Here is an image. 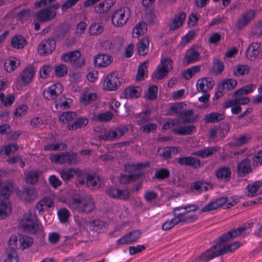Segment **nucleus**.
<instances>
[{
    "instance_id": "1",
    "label": "nucleus",
    "mask_w": 262,
    "mask_h": 262,
    "mask_svg": "<svg viewBox=\"0 0 262 262\" xmlns=\"http://www.w3.org/2000/svg\"><path fill=\"white\" fill-rule=\"evenodd\" d=\"M247 229L246 226H242L222 235L215 241L214 245L198 257L199 260L203 262H207L222 254L233 252L242 246V243L235 242L230 245H228V243L233 238L244 234Z\"/></svg>"
},
{
    "instance_id": "2",
    "label": "nucleus",
    "mask_w": 262,
    "mask_h": 262,
    "mask_svg": "<svg viewBox=\"0 0 262 262\" xmlns=\"http://www.w3.org/2000/svg\"><path fill=\"white\" fill-rule=\"evenodd\" d=\"M71 206L78 212L89 213L94 209L95 203L94 199L90 196L82 198L72 197Z\"/></svg>"
},
{
    "instance_id": "3",
    "label": "nucleus",
    "mask_w": 262,
    "mask_h": 262,
    "mask_svg": "<svg viewBox=\"0 0 262 262\" xmlns=\"http://www.w3.org/2000/svg\"><path fill=\"white\" fill-rule=\"evenodd\" d=\"M51 162L55 164L72 165L77 163V154L75 152H65L52 155L50 156Z\"/></svg>"
},
{
    "instance_id": "4",
    "label": "nucleus",
    "mask_w": 262,
    "mask_h": 262,
    "mask_svg": "<svg viewBox=\"0 0 262 262\" xmlns=\"http://www.w3.org/2000/svg\"><path fill=\"white\" fill-rule=\"evenodd\" d=\"M130 11L128 7H123L115 11L112 16L113 24L118 27L125 25L129 19Z\"/></svg>"
},
{
    "instance_id": "5",
    "label": "nucleus",
    "mask_w": 262,
    "mask_h": 262,
    "mask_svg": "<svg viewBox=\"0 0 262 262\" xmlns=\"http://www.w3.org/2000/svg\"><path fill=\"white\" fill-rule=\"evenodd\" d=\"M127 130L125 126L116 127L114 129H104L101 131L99 138L105 141L116 140L126 133Z\"/></svg>"
},
{
    "instance_id": "6",
    "label": "nucleus",
    "mask_w": 262,
    "mask_h": 262,
    "mask_svg": "<svg viewBox=\"0 0 262 262\" xmlns=\"http://www.w3.org/2000/svg\"><path fill=\"white\" fill-rule=\"evenodd\" d=\"M20 234L12 235L9 240V245L11 250L8 253L7 260L9 262H18V256L15 249H20V243L19 242Z\"/></svg>"
},
{
    "instance_id": "7",
    "label": "nucleus",
    "mask_w": 262,
    "mask_h": 262,
    "mask_svg": "<svg viewBox=\"0 0 262 262\" xmlns=\"http://www.w3.org/2000/svg\"><path fill=\"white\" fill-rule=\"evenodd\" d=\"M81 54L79 50H75L62 55L61 60L70 63L75 68H81L85 64L84 59L78 60Z\"/></svg>"
},
{
    "instance_id": "8",
    "label": "nucleus",
    "mask_w": 262,
    "mask_h": 262,
    "mask_svg": "<svg viewBox=\"0 0 262 262\" xmlns=\"http://www.w3.org/2000/svg\"><path fill=\"white\" fill-rule=\"evenodd\" d=\"M255 14V11L251 9L243 12L235 23L236 29L241 30L247 26L254 18Z\"/></svg>"
},
{
    "instance_id": "9",
    "label": "nucleus",
    "mask_w": 262,
    "mask_h": 262,
    "mask_svg": "<svg viewBox=\"0 0 262 262\" xmlns=\"http://www.w3.org/2000/svg\"><path fill=\"white\" fill-rule=\"evenodd\" d=\"M35 67L29 64L19 74L18 78V82L23 86L28 85L33 80L35 73Z\"/></svg>"
},
{
    "instance_id": "10",
    "label": "nucleus",
    "mask_w": 262,
    "mask_h": 262,
    "mask_svg": "<svg viewBox=\"0 0 262 262\" xmlns=\"http://www.w3.org/2000/svg\"><path fill=\"white\" fill-rule=\"evenodd\" d=\"M56 48V41L52 38L43 39L38 47V52L41 56H46L53 52Z\"/></svg>"
},
{
    "instance_id": "11",
    "label": "nucleus",
    "mask_w": 262,
    "mask_h": 262,
    "mask_svg": "<svg viewBox=\"0 0 262 262\" xmlns=\"http://www.w3.org/2000/svg\"><path fill=\"white\" fill-rule=\"evenodd\" d=\"M120 86V82L116 72H112L107 75L104 80L103 87L107 91H116Z\"/></svg>"
},
{
    "instance_id": "12",
    "label": "nucleus",
    "mask_w": 262,
    "mask_h": 262,
    "mask_svg": "<svg viewBox=\"0 0 262 262\" xmlns=\"http://www.w3.org/2000/svg\"><path fill=\"white\" fill-rule=\"evenodd\" d=\"M63 88L60 83L53 84L46 88L43 92V96L47 100H54L62 92Z\"/></svg>"
},
{
    "instance_id": "13",
    "label": "nucleus",
    "mask_w": 262,
    "mask_h": 262,
    "mask_svg": "<svg viewBox=\"0 0 262 262\" xmlns=\"http://www.w3.org/2000/svg\"><path fill=\"white\" fill-rule=\"evenodd\" d=\"M215 84L214 81L212 78L205 77L199 79L196 83V91L198 92L208 93L211 90Z\"/></svg>"
},
{
    "instance_id": "14",
    "label": "nucleus",
    "mask_w": 262,
    "mask_h": 262,
    "mask_svg": "<svg viewBox=\"0 0 262 262\" xmlns=\"http://www.w3.org/2000/svg\"><path fill=\"white\" fill-rule=\"evenodd\" d=\"M214 174L219 182H228L231 178V170L229 166H221L216 169Z\"/></svg>"
},
{
    "instance_id": "15",
    "label": "nucleus",
    "mask_w": 262,
    "mask_h": 262,
    "mask_svg": "<svg viewBox=\"0 0 262 262\" xmlns=\"http://www.w3.org/2000/svg\"><path fill=\"white\" fill-rule=\"evenodd\" d=\"M56 15V12H53L47 7L41 9L35 14V17L39 23H45L50 21Z\"/></svg>"
},
{
    "instance_id": "16",
    "label": "nucleus",
    "mask_w": 262,
    "mask_h": 262,
    "mask_svg": "<svg viewBox=\"0 0 262 262\" xmlns=\"http://www.w3.org/2000/svg\"><path fill=\"white\" fill-rule=\"evenodd\" d=\"M200 56L198 48L191 47L187 49L183 59L184 63L188 65L199 60Z\"/></svg>"
},
{
    "instance_id": "17",
    "label": "nucleus",
    "mask_w": 262,
    "mask_h": 262,
    "mask_svg": "<svg viewBox=\"0 0 262 262\" xmlns=\"http://www.w3.org/2000/svg\"><path fill=\"white\" fill-rule=\"evenodd\" d=\"M107 195L112 198L119 200H127L129 197L127 190L120 189L118 188L111 186L106 190Z\"/></svg>"
},
{
    "instance_id": "18",
    "label": "nucleus",
    "mask_w": 262,
    "mask_h": 262,
    "mask_svg": "<svg viewBox=\"0 0 262 262\" xmlns=\"http://www.w3.org/2000/svg\"><path fill=\"white\" fill-rule=\"evenodd\" d=\"M177 162L181 166H190L193 169L199 168L201 164V161L199 159L190 156L178 158Z\"/></svg>"
},
{
    "instance_id": "19",
    "label": "nucleus",
    "mask_w": 262,
    "mask_h": 262,
    "mask_svg": "<svg viewBox=\"0 0 262 262\" xmlns=\"http://www.w3.org/2000/svg\"><path fill=\"white\" fill-rule=\"evenodd\" d=\"M186 17V14L184 12L181 11L176 13L171 23L169 25V30L170 31H175L180 28L183 25Z\"/></svg>"
},
{
    "instance_id": "20",
    "label": "nucleus",
    "mask_w": 262,
    "mask_h": 262,
    "mask_svg": "<svg viewBox=\"0 0 262 262\" xmlns=\"http://www.w3.org/2000/svg\"><path fill=\"white\" fill-rule=\"evenodd\" d=\"M124 44V40L122 37L114 38L111 41L106 40L103 41L102 46L107 47L112 52H118Z\"/></svg>"
},
{
    "instance_id": "21",
    "label": "nucleus",
    "mask_w": 262,
    "mask_h": 262,
    "mask_svg": "<svg viewBox=\"0 0 262 262\" xmlns=\"http://www.w3.org/2000/svg\"><path fill=\"white\" fill-rule=\"evenodd\" d=\"M116 0H104L98 5L95 6L94 12L101 14L106 13L115 4Z\"/></svg>"
},
{
    "instance_id": "22",
    "label": "nucleus",
    "mask_w": 262,
    "mask_h": 262,
    "mask_svg": "<svg viewBox=\"0 0 262 262\" xmlns=\"http://www.w3.org/2000/svg\"><path fill=\"white\" fill-rule=\"evenodd\" d=\"M260 43L252 42L246 51L247 58L251 61H254L260 52Z\"/></svg>"
},
{
    "instance_id": "23",
    "label": "nucleus",
    "mask_w": 262,
    "mask_h": 262,
    "mask_svg": "<svg viewBox=\"0 0 262 262\" xmlns=\"http://www.w3.org/2000/svg\"><path fill=\"white\" fill-rule=\"evenodd\" d=\"M19 195L21 200L29 202L36 198V191L34 187L27 186L23 188L22 191L19 192Z\"/></svg>"
},
{
    "instance_id": "24",
    "label": "nucleus",
    "mask_w": 262,
    "mask_h": 262,
    "mask_svg": "<svg viewBox=\"0 0 262 262\" xmlns=\"http://www.w3.org/2000/svg\"><path fill=\"white\" fill-rule=\"evenodd\" d=\"M20 64L19 58L11 56L7 58L4 62V69L6 71L11 73L14 71Z\"/></svg>"
},
{
    "instance_id": "25",
    "label": "nucleus",
    "mask_w": 262,
    "mask_h": 262,
    "mask_svg": "<svg viewBox=\"0 0 262 262\" xmlns=\"http://www.w3.org/2000/svg\"><path fill=\"white\" fill-rule=\"evenodd\" d=\"M262 186V182L260 181H256L252 184H248L246 186L247 190V195L249 197H253L260 194L262 190L260 187Z\"/></svg>"
},
{
    "instance_id": "26",
    "label": "nucleus",
    "mask_w": 262,
    "mask_h": 262,
    "mask_svg": "<svg viewBox=\"0 0 262 262\" xmlns=\"http://www.w3.org/2000/svg\"><path fill=\"white\" fill-rule=\"evenodd\" d=\"M149 39L148 37L144 36L139 40L137 44V51L142 56L147 55L149 52Z\"/></svg>"
},
{
    "instance_id": "27",
    "label": "nucleus",
    "mask_w": 262,
    "mask_h": 262,
    "mask_svg": "<svg viewBox=\"0 0 262 262\" xmlns=\"http://www.w3.org/2000/svg\"><path fill=\"white\" fill-rule=\"evenodd\" d=\"M251 171L250 161L247 159L243 160L237 167V173L240 177L245 176Z\"/></svg>"
},
{
    "instance_id": "28",
    "label": "nucleus",
    "mask_w": 262,
    "mask_h": 262,
    "mask_svg": "<svg viewBox=\"0 0 262 262\" xmlns=\"http://www.w3.org/2000/svg\"><path fill=\"white\" fill-rule=\"evenodd\" d=\"M27 44V41L25 37L20 34L14 35L11 39V46L16 49H23Z\"/></svg>"
},
{
    "instance_id": "29",
    "label": "nucleus",
    "mask_w": 262,
    "mask_h": 262,
    "mask_svg": "<svg viewBox=\"0 0 262 262\" xmlns=\"http://www.w3.org/2000/svg\"><path fill=\"white\" fill-rule=\"evenodd\" d=\"M112 62L111 57L105 54H99L94 58V63L99 67H106Z\"/></svg>"
},
{
    "instance_id": "30",
    "label": "nucleus",
    "mask_w": 262,
    "mask_h": 262,
    "mask_svg": "<svg viewBox=\"0 0 262 262\" xmlns=\"http://www.w3.org/2000/svg\"><path fill=\"white\" fill-rule=\"evenodd\" d=\"M225 118L224 113L212 112L206 115L204 119L206 123H215L224 120Z\"/></svg>"
},
{
    "instance_id": "31",
    "label": "nucleus",
    "mask_w": 262,
    "mask_h": 262,
    "mask_svg": "<svg viewBox=\"0 0 262 262\" xmlns=\"http://www.w3.org/2000/svg\"><path fill=\"white\" fill-rule=\"evenodd\" d=\"M23 226L25 230L32 234L36 233L40 229V226L30 219H27L24 221Z\"/></svg>"
},
{
    "instance_id": "32",
    "label": "nucleus",
    "mask_w": 262,
    "mask_h": 262,
    "mask_svg": "<svg viewBox=\"0 0 262 262\" xmlns=\"http://www.w3.org/2000/svg\"><path fill=\"white\" fill-rule=\"evenodd\" d=\"M216 151V147L209 146L195 151L193 155L202 158H206L212 156Z\"/></svg>"
},
{
    "instance_id": "33",
    "label": "nucleus",
    "mask_w": 262,
    "mask_h": 262,
    "mask_svg": "<svg viewBox=\"0 0 262 262\" xmlns=\"http://www.w3.org/2000/svg\"><path fill=\"white\" fill-rule=\"evenodd\" d=\"M13 190V185L11 182L2 183L0 184V195L5 199L8 198Z\"/></svg>"
},
{
    "instance_id": "34",
    "label": "nucleus",
    "mask_w": 262,
    "mask_h": 262,
    "mask_svg": "<svg viewBox=\"0 0 262 262\" xmlns=\"http://www.w3.org/2000/svg\"><path fill=\"white\" fill-rule=\"evenodd\" d=\"M147 24L144 21H140L134 27L132 31V36L134 37H139L143 35L147 30Z\"/></svg>"
},
{
    "instance_id": "35",
    "label": "nucleus",
    "mask_w": 262,
    "mask_h": 262,
    "mask_svg": "<svg viewBox=\"0 0 262 262\" xmlns=\"http://www.w3.org/2000/svg\"><path fill=\"white\" fill-rule=\"evenodd\" d=\"M11 212V203L7 200L0 199V217H7Z\"/></svg>"
},
{
    "instance_id": "36",
    "label": "nucleus",
    "mask_w": 262,
    "mask_h": 262,
    "mask_svg": "<svg viewBox=\"0 0 262 262\" xmlns=\"http://www.w3.org/2000/svg\"><path fill=\"white\" fill-rule=\"evenodd\" d=\"M104 30V25L101 22H94L92 23L89 28V32L91 35L98 36L101 34Z\"/></svg>"
},
{
    "instance_id": "37",
    "label": "nucleus",
    "mask_w": 262,
    "mask_h": 262,
    "mask_svg": "<svg viewBox=\"0 0 262 262\" xmlns=\"http://www.w3.org/2000/svg\"><path fill=\"white\" fill-rule=\"evenodd\" d=\"M89 123V120L86 117H80L73 123L69 124L67 128L69 130H76L86 126Z\"/></svg>"
},
{
    "instance_id": "38",
    "label": "nucleus",
    "mask_w": 262,
    "mask_h": 262,
    "mask_svg": "<svg viewBox=\"0 0 262 262\" xmlns=\"http://www.w3.org/2000/svg\"><path fill=\"white\" fill-rule=\"evenodd\" d=\"M172 213L179 223H183V221L181 220H184L186 216H185L186 214H187L183 206L174 208L172 210Z\"/></svg>"
},
{
    "instance_id": "39",
    "label": "nucleus",
    "mask_w": 262,
    "mask_h": 262,
    "mask_svg": "<svg viewBox=\"0 0 262 262\" xmlns=\"http://www.w3.org/2000/svg\"><path fill=\"white\" fill-rule=\"evenodd\" d=\"M97 98V95L94 93L84 92L80 97L81 103L84 105H87L94 101Z\"/></svg>"
},
{
    "instance_id": "40",
    "label": "nucleus",
    "mask_w": 262,
    "mask_h": 262,
    "mask_svg": "<svg viewBox=\"0 0 262 262\" xmlns=\"http://www.w3.org/2000/svg\"><path fill=\"white\" fill-rule=\"evenodd\" d=\"M169 176L170 171L169 169L166 168H161L155 171V175L152 178L161 181L168 178Z\"/></svg>"
},
{
    "instance_id": "41",
    "label": "nucleus",
    "mask_w": 262,
    "mask_h": 262,
    "mask_svg": "<svg viewBox=\"0 0 262 262\" xmlns=\"http://www.w3.org/2000/svg\"><path fill=\"white\" fill-rule=\"evenodd\" d=\"M177 150V148L174 146H167L158 149L157 152L161 157L164 159H169L171 157V152Z\"/></svg>"
},
{
    "instance_id": "42",
    "label": "nucleus",
    "mask_w": 262,
    "mask_h": 262,
    "mask_svg": "<svg viewBox=\"0 0 262 262\" xmlns=\"http://www.w3.org/2000/svg\"><path fill=\"white\" fill-rule=\"evenodd\" d=\"M194 129L195 127L193 125H189L179 128H174L172 129V132L179 135H188L191 134Z\"/></svg>"
},
{
    "instance_id": "43",
    "label": "nucleus",
    "mask_w": 262,
    "mask_h": 262,
    "mask_svg": "<svg viewBox=\"0 0 262 262\" xmlns=\"http://www.w3.org/2000/svg\"><path fill=\"white\" fill-rule=\"evenodd\" d=\"M26 181L30 184H35L38 182L39 172L37 170H30L26 174Z\"/></svg>"
},
{
    "instance_id": "44",
    "label": "nucleus",
    "mask_w": 262,
    "mask_h": 262,
    "mask_svg": "<svg viewBox=\"0 0 262 262\" xmlns=\"http://www.w3.org/2000/svg\"><path fill=\"white\" fill-rule=\"evenodd\" d=\"M86 185L92 189L99 187L100 177L96 174H88L86 177Z\"/></svg>"
},
{
    "instance_id": "45",
    "label": "nucleus",
    "mask_w": 262,
    "mask_h": 262,
    "mask_svg": "<svg viewBox=\"0 0 262 262\" xmlns=\"http://www.w3.org/2000/svg\"><path fill=\"white\" fill-rule=\"evenodd\" d=\"M19 242L20 243V249L23 250L25 249L29 248L33 244V238L20 234V238Z\"/></svg>"
},
{
    "instance_id": "46",
    "label": "nucleus",
    "mask_w": 262,
    "mask_h": 262,
    "mask_svg": "<svg viewBox=\"0 0 262 262\" xmlns=\"http://www.w3.org/2000/svg\"><path fill=\"white\" fill-rule=\"evenodd\" d=\"M237 83L236 80L233 79H227L223 80L220 85V89L222 90H231L234 89Z\"/></svg>"
},
{
    "instance_id": "47",
    "label": "nucleus",
    "mask_w": 262,
    "mask_h": 262,
    "mask_svg": "<svg viewBox=\"0 0 262 262\" xmlns=\"http://www.w3.org/2000/svg\"><path fill=\"white\" fill-rule=\"evenodd\" d=\"M158 88L156 85H152L148 88V91L144 97L149 100H155L157 98Z\"/></svg>"
},
{
    "instance_id": "48",
    "label": "nucleus",
    "mask_w": 262,
    "mask_h": 262,
    "mask_svg": "<svg viewBox=\"0 0 262 262\" xmlns=\"http://www.w3.org/2000/svg\"><path fill=\"white\" fill-rule=\"evenodd\" d=\"M125 170L127 171V174H121L120 176L119 180L120 183L127 184L131 181V165L129 164L124 166Z\"/></svg>"
},
{
    "instance_id": "49",
    "label": "nucleus",
    "mask_w": 262,
    "mask_h": 262,
    "mask_svg": "<svg viewBox=\"0 0 262 262\" xmlns=\"http://www.w3.org/2000/svg\"><path fill=\"white\" fill-rule=\"evenodd\" d=\"M201 66L196 65L188 69L183 72V77L186 80H188L192 77V76L201 70Z\"/></svg>"
},
{
    "instance_id": "50",
    "label": "nucleus",
    "mask_w": 262,
    "mask_h": 262,
    "mask_svg": "<svg viewBox=\"0 0 262 262\" xmlns=\"http://www.w3.org/2000/svg\"><path fill=\"white\" fill-rule=\"evenodd\" d=\"M251 34L256 37L262 36V20L255 22L251 27Z\"/></svg>"
},
{
    "instance_id": "51",
    "label": "nucleus",
    "mask_w": 262,
    "mask_h": 262,
    "mask_svg": "<svg viewBox=\"0 0 262 262\" xmlns=\"http://www.w3.org/2000/svg\"><path fill=\"white\" fill-rule=\"evenodd\" d=\"M57 215L60 223H66L69 220L70 216V212L66 208H61L58 211Z\"/></svg>"
},
{
    "instance_id": "52",
    "label": "nucleus",
    "mask_w": 262,
    "mask_h": 262,
    "mask_svg": "<svg viewBox=\"0 0 262 262\" xmlns=\"http://www.w3.org/2000/svg\"><path fill=\"white\" fill-rule=\"evenodd\" d=\"M249 67L247 65L239 64L234 69L233 73L235 76H239L247 74L249 72Z\"/></svg>"
},
{
    "instance_id": "53",
    "label": "nucleus",
    "mask_w": 262,
    "mask_h": 262,
    "mask_svg": "<svg viewBox=\"0 0 262 262\" xmlns=\"http://www.w3.org/2000/svg\"><path fill=\"white\" fill-rule=\"evenodd\" d=\"M61 146V149L64 150L67 148V145L65 143H51L44 146V150L46 151H56L60 149Z\"/></svg>"
},
{
    "instance_id": "54",
    "label": "nucleus",
    "mask_w": 262,
    "mask_h": 262,
    "mask_svg": "<svg viewBox=\"0 0 262 262\" xmlns=\"http://www.w3.org/2000/svg\"><path fill=\"white\" fill-rule=\"evenodd\" d=\"M147 62H144L139 66L136 76L137 80L140 81L144 79L145 72L147 69Z\"/></svg>"
},
{
    "instance_id": "55",
    "label": "nucleus",
    "mask_w": 262,
    "mask_h": 262,
    "mask_svg": "<svg viewBox=\"0 0 262 262\" xmlns=\"http://www.w3.org/2000/svg\"><path fill=\"white\" fill-rule=\"evenodd\" d=\"M113 114L109 111H106L104 113L98 114L96 117V120L101 122H107L113 119Z\"/></svg>"
},
{
    "instance_id": "56",
    "label": "nucleus",
    "mask_w": 262,
    "mask_h": 262,
    "mask_svg": "<svg viewBox=\"0 0 262 262\" xmlns=\"http://www.w3.org/2000/svg\"><path fill=\"white\" fill-rule=\"evenodd\" d=\"M76 116L75 113L72 112H67L63 113L59 117V120L63 123H68Z\"/></svg>"
},
{
    "instance_id": "57",
    "label": "nucleus",
    "mask_w": 262,
    "mask_h": 262,
    "mask_svg": "<svg viewBox=\"0 0 262 262\" xmlns=\"http://www.w3.org/2000/svg\"><path fill=\"white\" fill-rule=\"evenodd\" d=\"M179 224L177 219L173 217L172 219L167 220L166 221L164 222L162 225L161 228L164 231L169 230Z\"/></svg>"
},
{
    "instance_id": "58",
    "label": "nucleus",
    "mask_w": 262,
    "mask_h": 262,
    "mask_svg": "<svg viewBox=\"0 0 262 262\" xmlns=\"http://www.w3.org/2000/svg\"><path fill=\"white\" fill-rule=\"evenodd\" d=\"M204 183L203 181H196L193 183L192 185L191 186L190 189L192 191L194 192H196L198 193H200L202 192L203 188L205 189V190H207V188L206 186H204Z\"/></svg>"
},
{
    "instance_id": "59",
    "label": "nucleus",
    "mask_w": 262,
    "mask_h": 262,
    "mask_svg": "<svg viewBox=\"0 0 262 262\" xmlns=\"http://www.w3.org/2000/svg\"><path fill=\"white\" fill-rule=\"evenodd\" d=\"M150 112L148 111L142 112L138 114L139 116V120L137 121L139 125H142L148 122L150 119Z\"/></svg>"
},
{
    "instance_id": "60",
    "label": "nucleus",
    "mask_w": 262,
    "mask_h": 262,
    "mask_svg": "<svg viewBox=\"0 0 262 262\" xmlns=\"http://www.w3.org/2000/svg\"><path fill=\"white\" fill-rule=\"evenodd\" d=\"M104 222L97 219L90 223V229L96 232H99L104 226Z\"/></svg>"
},
{
    "instance_id": "61",
    "label": "nucleus",
    "mask_w": 262,
    "mask_h": 262,
    "mask_svg": "<svg viewBox=\"0 0 262 262\" xmlns=\"http://www.w3.org/2000/svg\"><path fill=\"white\" fill-rule=\"evenodd\" d=\"M168 73L169 71L167 69H163L158 66L154 74L155 75L157 79H162L168 74Z\"/></svg>"
},
{
    "instance_id": "62",
    "label": "nucleus",
    "mask_w": 262,
    "mask_h": 262,
    "mask_svg": "<svg viewBox=\"0 0 262 262\" xmlns=\"http://www.w3.org/2000/svg\"><path fill=\"white\" fill-rule=\"evenodd\" d=\"M60 176L64 181H69L74 177L73 168L63 169L60 172Z\"/></svg>"
},
{
    "instance_id": "63",
    "label": "nucleus",
    "mask_w": 262,
    "mask_h": 262,
    "mask_svg": "<svg viewBox=\"0 0 262 262\" xmlns=\"http://www.w3.org/2000/svg\"><path fill=\"white\" fill-rule=\"evenodd\" d=\"M28 106L26 104H22L18 106L14 114L15 118L22 117L27 112Z\"/></svg>"
},
{
    "instance_id": "64",
    "label": "nucleus",
    "mask_w": 262,
    "mask_h": 262,
    "mask_svg": "<svg viewBox=\"0 0 262 262\" xmlns=\"http://www.w3.org/2000/svg\"><path fill=\"white\" fill-rule=\"evenodd\" d=\"M87 26L88 25L85 22L83 21H80L76 27V35L79 36L84 34Z\"/></svg>"
}]
</instances>
